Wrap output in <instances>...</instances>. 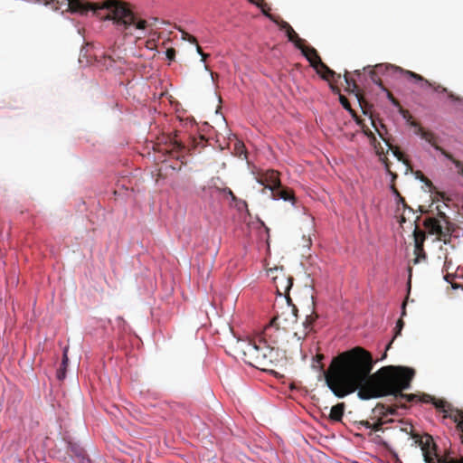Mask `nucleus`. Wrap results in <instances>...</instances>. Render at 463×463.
<instances>
[{"mask_svg": "<svg viewBox=\"0 0 463 463\" xmlns=\"http://www.w3.org/2000/svg\"><path fill=\"white\" fill-rule=\"evenodd\" d=\"M324 354H317L314 359L318 363V371L324 373L326 385L338 398H344L357 390L361 400L388 395L407 402L416 398L414 394L402 393L403 390L410 388L415 374L411 368L389 365L371 373L374 364L373 356L359 346L335 357L327 371L324 370Z\"/></svg>", "mask_w": 463, "mask_h": 463, "instance_id": "obj_1", "label": "nucleus"}, {"mask_svg": "<svg viewBox=\"0 0 463 463\" xmlns=\"http://www.w3.org/2000/svg\"><path fill=\"white\" fill-rule=\"evenodd\" d=\"M234 350L246 364L262 371H271L277 360L274 346L260 340L238 339Z\"/></svg>", "mask_w": 463, "mask_h": 463, "instance_id": "obj_2", "label": "nucleus"}, {"mask_svg": "<svg viewBox=\"0 0 463 463\" xmlns=\"http://www.w3.org/2000/svg\"><path fill=\"white\" fill-rule=\"evenodd\" d=\"M103 8L108 11L106 18L113 21L118 31L126 35L132 34V30H145L147 22L138 18L131 10L128 4L119 0H108Z\"/></svg>", "mask_w": 463, "mask_h": 463, "instance_id": "obj_3", "label": "nucleus"}, {"mask_svg": "<svg viewBox=\"0 0 463 463\" xmlns=\"http://www.w3.org/2000/svg\"><path fill=\"white\" fill-rule=\"evenodd\" d=\"M423 226L429 234L436 235L439 241L449 243L454 231L453 225L445 226L435 217H428L423 221Z\"/></svg>", "mask_w": 463, "mask_h": 463, "instance_id": "obj_4", "label": "nucleus"}, {"mask_svg": "<svg viewBox=\"0 0 463 463\" xmlns=\"http://www.w3.org/2000/svg\"><path fill=\"white\" fill-rule=\"evenodd\" d=\"M44 5H51L55 11L65 7L66 11L72 13L85 14L93 9V5L85 0H43Z\"/></svg>", "mask_w": 463, "mask_h": 463, "instance_id": "obj_5", "label": "nucleus"}, {"mask_svg": "<svg viewBox=\"0 0 463 463\" xmlns=\"http://www.w3.org/2000/svg\"><path fill=\"white\" fill-rule=\"evenodd\" d=\"M279 316L274 317L270 322L264 327L260 340L267 343L270 346L272 345H278L286 333L285 329H281L279 326Z\"/></svg>", "mask_w": 463, "mask_h": 463, "instance_id": "obj_6", "label": "nucleus"}, {"mask_svg": "<svg viewBox=\"0 0 463 463\" xmlns=\"http://www.w3.org/2000/svg\"><path fill=\"white\" fill-rule=\"evenodd\" d=\"M362 128L364 134L369 138L370 144L373 146L376 154L379 156L380 160L384 164L385 170L392 176V181L394 182L398 175L391 170L389 160L384 155L383 146L379 142H377L373 132L367 126L363 125Z\"/></svg>", "mask_w": 463, "mask_h": 463, "instance_id": "obj_7", "label": "nucleus"}, {"mask_svg": "<svg viewBox=\"0 0 463 463\" xmlns=\"http://www.w3.org/2000/svg\"><path fill=\"white\" fill-rule=\"evenodd\" d=\"M276 271L278 274L273 277V280L277 293L280 296H286L288 302L289 303L291 299L288 297V291L293 285V278L291 276H287L282 269L279 270L276 269Z\"/></svg>", "mask_w": 463, "mask_h": 463, "instance_id": "obj_8", "label": "nucleus"}, {"mask_svg": "<svg viewBox=\"0 0 463 463\" xmlns=\"http://www.w3.org/2000/svg\"><path fill=\"white\" fill-rule=\"evenodd\" d=\"M406 77L409 79L414 80L416 82H421L425 84L428 87H430L433 89L436 92H441V93H447L448 98L453 101H461V98L455 95L452 91H449L447 88L441 86L440 84H438L436 82H430L425 78H423L421 75L413 72V71H407Z\"/></svg>", "mask_w": 463, "mask_h": 463, "instance_id": "obj_9", "label": "nucleus"}, {"mask_svg": "<svg viewBox=\"0 0 463 463\" xmlns=\"http://www.w3.org/2000/svg\"><path fill=\"white\" fill-rule=\"evenodd\" d=\"M395 413L396 408L378 403L373 409V414L374 415V418H377V420L373 423L372 430L375 432L382 430L383 425L386 422V420H384V417L387 415H394Z\"/></svg>", "mask_w": 463, "mask_h": 463, "instance_id": "obj_10", "label": "nucleus"}, {"mask_svg": "<svg viewBox=\"0 0 463 463\" xmlns=\"http://www.w3.org/2000/svg\"><path fill=\"white\" fill-rule=\"evenodd\" d=\"M413 238L414 253L416 255V258L414 259V263H419L420 260L426 259V253L423 249V244L426 238L425 232L421 231L418 226H416L413 231Z\"/></svg>", "mask_w": 463, "mask_h": 463, "instance_id": "obj_11", "label": "nucleus"}, {"mask_svg": "<svg viewBox=\"0 0 463 463\" xmlns=\"http://www.w3.org/2000/svg\"><path fill=\"white\" fill-rule=\"evenodd\" d=\"M372 124L373 126V128H375V130L377 131L378 135L380 136L381 138H383V140L386 143V145L389 146V148L392 151L394 156L401 162H402L404 165H407V169H411V166L410 165V162L408 159H406L404 157V155L402 151H400L399 147L398 146H393L392 144H390L386 139L385 137H383V132L382 131V129H384L386 131V128H385V126L383 124L381 123V129L376 126L375 122L373 119H372Z\"/></svg>", "mask_w": 463, "mask_h": 463, "instance_id": "obj_12", "label": "nucleus"}, {"mask_svg": "<svg viewBox=\"0 0 463 463\" xmlns=\"http://www.w3.org/2000/svg\"><path fill=\"white\" fill-rule=\"evenodd\" d=\"M260 182L271 193L281 184L279 174L275 170H268L260 178Z\"/></svg>", "mask_w": 463, "mask_h": 463, "instance_id": "obj_13", "label": "nucleus"}, {"mask_svg": "<svg viewBox=\"0 0 463 463\" xmlns=\"http://www.w3.org/2000/svg\"><path fill=\"white\" fill-rule=\"evenodd\" d=\"M375 73L379 75H389V74H396L400 73L406 76V72L408 70H404L401 67L390 64V63H379L371 68Z\"/></svg>", "mask_w": 463, "mask_h": 463, "instance_id": "obj_14", "label": "nucleus"}, {"mask_svg": "<svg viewBox=\"0 0 463 463\" xmlns=\"http://www.w3.org/2000/svg\"><path fill=\"white\" fill-rule=\"evenodd\" d=\"M322 79L328 81H337L341 78L340 74L331 70L326 63L321 61L317 63V67L314 68Z\"/></svg>", "mask_w": 463, "mask_h": 463, "instance_id": "obj_15", "label": "nucleus"}, {"mask_svg": "<svg viewBox=\"0 0 463 463\" xmlns=\"http://www.w3.org/2000/svg\"><path fill=\"white\" fill-rule=\"evenodd\" d=\"M186 151V146L184 142L177 138L175 134L174 137H170L169 148L166 149V153L170 156L179 158L180 155H183Z\"/></svg>", "mask_w": 463, "mask_h": 463, "instance_id": "obj_16", "label": "nucleus"}, {"mask_svg": "<svg viewBox=\"0 0 463 463\" xmlns=\"http://www.w3.org/2000/svg\"><path fill=\"white\" fill-rule=\"evenodd\" d=\"M298 49L301 51L302 54L306 57L313 68L317 67V63L319 61H321V58L314 47L307 46L305 44V43H303L301 44V48Z\"/></svg>", "mask_w": 463, "mask_h": 463, "instance_id": "obj_17", "label": "nucleus"}, {"mask_svg": "<svg viewBox=\"0 0 463 463\" xmlns=\"http://www.w3.org/2000/svg\"><path fill=\"white\" fill-rule=\"evenodd\" d=\"M271 197L276 200L283 199L284 201H295L292 190L283 186L282 184L275 188L274 192L271 193Z\"/></svg>", "mask_w": 463, "mask_h": 463, "instance_id": "obj_18", "label": "nucleus"}, {"mask_svg": "<svg viewBox=\"0 0 463 463\" xmlns=\"http://www.w3.org/2000/svg\"><path fill=\"white\" fill-rule=\"evenodd\" d=\"M345 404L344 402L337 403L330 410L329 419L333 421H341L344 416Z\"/></svg>", "mask_w": 463, "mask_h": 463, "instance_id": "obj_19", "label": "nucleus"}, {"mask_svg": "<svg viewBox=\"0 0 463 463\" xmlns=\"http://www.w3.org/2000/svg\"><path fill=\"white\" fill-rule=\"evenodd\" d=\"M436 150L439 151L444 156L450 160L455 165L458 174L463 177V162L456 159L450 153L440 146H436Z\"/></svg>", "mask_w": 463, "mask_h": 463, "instance_id": "obj_20", "label": "nucleus"}, {"mask_svg": "<svg viewBox=\"0 0 463 463\" xmlns=\"http://www.w3.org/2000/svg\"><path fill=\"white\" fill-rule=\"evenodd\" d=\"M405 315H406V302L404 301L402 306V317H404ZM403 326H404V322L402 320V317H401L396 323L394 336L392 339V341L388 344L386 349H389L391 345L392 344L394 338L397 337L399 335H401V332H402Z\"/></svg>", "mask_w": 463, "mask_h": 463, "instance_id": "obj_21", "label": "nucleus"}, {"mask_svg": "<svg viewBox=\"0 0 463 463\" xmlns=\"http://www.w3.org/2000/svg\"><path fill=\"white\" fill-rule=\"evenodd\" d=\"M71 451L74 452V456H71L69 463H90L81 449H71Z\"/></svg>", "mask_w": 463, "mask_h": 463, "instance_id": "obj_22", "label": "nucleus"}, {"mask_svg": "<svg viewBox=\"0 0 463 463\" xmlns=\"http://www.w3.org/2000/svg\"><path fill=\"white\" fill-rule=\"evenodd\" d=\"M288 41L292 42L297 48H301V44L305 43L304 39H301L298 34L294 31L292 26L286 31Z\"/></svg>", "mask_w": 463, "mask_h": 463, "instance_id": "obj_23", "label": "nucleus"}, {"mask_svg": "<svg viewBox=\"0 0 463 463\" xmlns=\"http://www.w3.org/2000/svg\"><path fill=\"white\" fill-rule=\"evenodd\" d=\"M68 361H69V358H68V348L66 347L63 350L62 361H61V367H60V369L57 372V377L60 380H62L65 377L66 369H67V366H68Z\"/></svg>", "mask_w": 463, "mask_h": 463, "instance_id": "obj_24", "label": "nucleus"}, {"mask_svg": "<svg viewBox=\"0 0 463 463\" xmlns=\"http://www.w3.org/2000/svg\"><path fill=\"white\" fill-rule=\"evenodd\" d=\"M419 134L420 135L421 138L425 139L427 142H429L435 149L436 146H439L435 143V136L432 132L426 131L422 128H419Z\"/></svg>", "mask_w": 463, "mask_h": 463, "instance_id": "obj_25", "label": "nucleus"}, {"mask_svg": "<svg viewBox=\"0 0 463 463\" xmlns=\"http://www.w3.org/2000/svg\"><path fill=\"white\" fill-rule=\"evenodd\" d=\"M367 69H369V75H370V78H371L372 81L374 84L380 86L383 90H385V88L383 85L382 80H381V75H379L378 73H375V71H373L371 69V66L364 67V71H366Z\"/></svg>", "mask_w": 463, "mask_h": 463, "instance_id": "obj_26", "label": "nucleus"}, {"mask_svg": "<svg viewBox=\"0 0 463 463\" xmlns=\"http://www.w3.org/2000/svg\"><path fill=\"white\" fill-rule=\"evenodd\" d=\"M317 317H318V316L316 314L315 311H312V313L310 315L307 316L306 320L304 322L305 329L311 331L312 326Z\"/></svg>", "mask_w": 463, "mask_h": 463, "instance_id": "obj_27", "label": "nucleus"}, {"mask_svg": "<svg viewBox=\"0 0 463 463\" xmlns=\"http://www.w3.org/2000/svg\"><path fill=\"white\" fill-rule=\"evenodd\" d=\"M384 90H386V91H387V97H388L389 100H390V101H391V102H392L395 107H397V108L399 109V110H400V112H401L402 114H403V115H404L407 111H405V110L402 108V106H401L400 102L398 101V99H395V98L393 97V95H392L389 90H387L386 89H385Z\"/></svg>", "mask_w": 463, "mask_h": 463, "instance_id": "obj_28", "label": "nucleus"}, {"mask_svg": "<svg viewBox=\"0 0 463 463\" xmlns=\"http://www.w3.org/2000/svg\"><path fill=\"white\" fill-rule=\"evenodd\" d=\"M437 211H438V216H439V220L440 221V223L443 222L445 226H449V225H453L449 220V217L445 214V213H443L440 209L439 206H437Z\"/></svg>", "mask_w": 463, "mask_h": 463, "instance_id": "obj_29", "label": "nucleus"}, {"mask_svg": "<svg viewBox=\"0 0 463 463\" xmlns=\"http://www.w3.org/2000/svg\"><path fill=\"white\" fill-rule=\"evenodd\" d=\"M348 75H349V72L347 71H345L344 77H345V80L348 88H350V89L352 88L353 90H357L358 86L355 83V80L354 79L350 78Z\"/></svg>", "mask_w": 463, "mask_h": 463, "instance_id": "obj_30", "label": "nucleus"}, {"mask_svg": "<svg viewBox=\"0 0 463 463\" xmlns=\"http://www.w3.org/2000/svg\"><path fill=\"white\" fill-rule=\"evenodd\" d=\"M416 177L419 178L421 182L425 183V184L430 189L434 188L432 182L428 177H426L420 171L416 172Z\"/></svg>", "mask_w": 463, "mask_h": 463, "instance_id": "obj_31", "label": "nucleus"}, {"mask_svg": "<svg viewBox=\"0 0 463 463\" xmlns=\"http://www.w3.org/2000/svg\"><path fill=\"white\" fill-rule=\"evenodd\" d=\"M234 150L236 151V155L238 156L241 157L242 155H244V156L246 157V150H245V146L243 145V143H241L240 141L236 142Z\"/></svg>", "mask_w": 463, "mask_h": 463, "instance_id": "obj_32", "label": "nucleus"}, {"mask_svg": "<svg viewBox=\"0 0 463 463\" xmlns=\"http://www.w3.org/2000/svg\"><path fill=\"white\" fill-rule=\"evenodd\" d=\"M250 3L256 5L258 7H260L262 12L267 15L269 16V18H271V15L269 14H268L265 10V6H267V4L265 2V0H249Z\"/></svg>", "mask_w": 463, "mask_h": 463, "instance_id": "obj_33", "label": "nucleus"}, {"mask_svg": "<svg viewBox=\"0 0 463 463\" xmlns=\"http://www.w3.org/2000/svg\"><path fill=\"white\" fill-rule=\"evenodd\" d=\"M115 61H116L111 56H104L100 61L101 64L107 69L112 67Z\"/></svg>", "mask_w": 463, "mask_h": 463, "instance_id": "obj_34", "label": "nucleus"}, {"mask_svg": "<svg viewBox=\"0 0 463 463\" xmlns=\"http://www.w3.org/2000/svg\"><path fill=\"white\" fill-rule=\"evenodd\" d=\"M270 19H272L279 25L280 30H284L285 32L291 27V25L284 20H275L272 17Z\"/></svg>", "mask_w": 463, "mask_h": 463, "instance_id": "obj_35", "label": "nucleus"}, {"mask_svg": "<svg viewBox=\"0 0 463 463\" xmlns=\"http://www.w3.org/2000/svg\"><path fill=\"white\" fill-rule=\"evenodd\" d=\"M182 38L185 41L190 42L191 43H197L196 38L186 32H183Z\"/></svg>", "mask_w": 463, "mask_h": 463, "instance_id": "obj_36", "label": "nucleus"}, {"mask_svg": "<svg viewBox=\"0 0 463 463\" xmlns=\"http://www.w3.org/2000/svg\"><path fill=\"white\" fill-rule=\"evenodd\" d=\"M206 140L203 136H200L198 138L193 137V146L195 148L197 146L201 145L202 146H204V143Z\"/></svg>", "mask_w": 463, "mask_h": 463, "instance_id": "obj_37", "label": "nucleus"}, {"mask_svg": "<svg viewBox=\"0 0 463 463\" xmlns=\"http://www.w3.org/2000/svg\"><path fill=\"white\" fill-rule=\"evenodd\" d=\"M165 55L169 61H175V50L174 48H168L165 52Z\"/></svg>", "mask_w": 463, "mask_h": 463, "instance_id": "obj_38", "label": "nucleus"}, {"mask_svg": "<svg viewBox=\"0 0 463 463\" xmlns=\"http://www.w3.org/2000/svg\"><path fill=\"white\" fill-rule=\"evenodd\" d=\"M340 102L345 109L351 110L350 103L345 97L340 96Z\"/></svg>", "mask_w": 463, "mask_h": 463, "instance_id": "obj_39", "label": "nucleus"}, {"mask_svg": "<svg viewBox=\"0 0 463 463\" xmlns=\"http://www.w3.org/2000/svg\"><path fill=\"white\" fill-rule=\"evenodd\" d=\"M196 44V50H197V52L202 56V60L203 61H205L206 57L208 56L207 54H205L203 51H202V48L199 46L198 43H195Z\"/></svg>", "mask_w": 463, "mask_h": 463, "instance_id": "obj_40", "label": "nucleus"}, {"mask_svg": "<svg viewBox=\"0 0 463 463\" xmlns=\"http://www.w3.org/2000/svg\"><path fill=\"white\" fill-rule=\"evenodd\" d=\"M360 424L364 426L367 429H372L373 423H371L369 420H362L360 421Z\"/></svg>", "mask_w": 463, "mask_h": 463, "instance_id": "obj_41", "label": "nucleus"}, {"mask_svg": "<svg viewBox=\"0 0 463 463\" xmlns=\"http://www.w3.org/2000/svg\"><path fill=\"white\" fill-rule=\"evenodd\" d=\"M224 191L230 195L232 201H236L237 198L231 189L226 188Z\"/></svg>", "mask_w": 463, "mask_h": 463, "instance_id": "obj_42", "label": "nucleus"}, {"mask_svg": "<svg viewBox=\"0 0 463 463\" xmlns=\"http://www.w3.org/2000/svg\"><path fill=\"white\" fill-rule=\"evenodd\" d=\"M146 46L148 49H154L156 47V43L154 40L147 41Z\"/></svg>", "mask_w": 463, "mask_h": 463, "instance_id": "obj_43", "label": "nucleus"}, {"mask_svg": "<svg viewBox=\"0 0 463 463\" xmlns=\"http://www.w3.org/2000/svg\"><path fill=\"white\" fill-rule=\"evenodd\" d=\"M391 189H392V193L396 195V197H398V196H400V195H401V194H400V193H399V191H398V190H397V188L395 187L394 184H392L391 185Z\"/></svg>", "mask_w": 463, "mask_h": 463, "instance_id": "obj_44", "label": "nucleus"}, {"mask_svg": "<svg viewBox=\"0 0 463 463\" xmlns=\"http://www.w3.org/2000/svg\"><path fill=\"white\" fill-rule=\"evenodd\" d=\"M297 312H298V309L296 307V306H293L292 307V314H293V317H295V320L297 319Z\"/></svg>", "mask_w": 463, "mask_h": 463, "instance_id": "obj_45", "label": "nucleus"}, {"mask_svg": "<svg viewBox=\"0 0 463 463\" xmlns=\"http://www.w3.org/2000/svg\"><path fill=\"white\" fill-rule=\"evenodd\" d=\"M397 198L399 203H402L403 205H405V200L402 195L398 196Z\"/></svg>", "mask_w": 463, "mask_h": 463, "instance_id": "obj_46", "label": "nucleus"}, {"mask_svg": "<svg viewBox=\"0 0 463 463\" xmlns=\"http://www.w3.org/2000/svg\"><path fill=\"white\" fill-rule=\"evenodd\" d=\"M317 365H318V363H317V362H316V360L314 359V360H313V364H312V367H313L314 369H316V370H318Z\"/></svg>", "mask_w": 463, "mask_h": 463, "instance_id": "obj_47", "label": "nucleus"}, {"mask_svg": "<svg viewBox=\"0 0 463 463\" xmlns=\"http://www.w3.org/2000/svg\"><path fill=\"white\" fill-rule=\"evenodd\" d=\"M354 73H355L356 75H358V76H360V75H361V71H360V70H356V71H354Z\"/></svg>", "mask_w": 463, "mask_h": 463, "instance_id": "obj_48", "label": "nucleus"}, {"mask_svg": "<svg viewBox=\"0 0 463 463\" xmlns=\"http://www.w3.org/2000/svg\"><path fill=\"white\" fill-rule=\"evenodd\" d=\"M438 194L440 195L443 200H445V195L443 193H438Z\"/></svg>", "mask_w": 463, "mask_h": 463, "instance_id": "obj_49", "label": "nucleus"}, {"mask_svg": "<svg viewBox=\"0 0 463 463\" xmlns=\"http://www.w3.org/2000/svg\"><path fill=\"white\" fill-rule=\"evenodd\" d=\"M267 233H269V229L268 227H265Z\"/></svg>", "mask_w": 463, "mask_h": 463, "instance_id": "obj_50", "label": "nucleus"}]
</instances>
